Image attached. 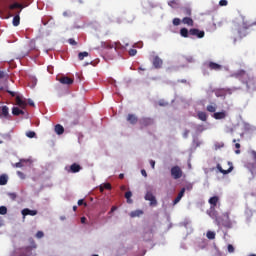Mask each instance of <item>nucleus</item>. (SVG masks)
Listing matches in <instances>:
<instances>
[{"mask_svg": "<svg viewBox=\"0 0 256 256\" xmlns=\"http://www.w3.org/2000/svg\"><path fill=\"white\" fill-rule=\"evenodd\" d=\"M28 5H31L29 0H18V2H13L8 6L10 11H15V9H19L20 13L25 9Z\"/></svg>", "mask_w": 256, "mask_h": 256, "instance_id": "nucleus-1", "label": "nucleus"}, {"mask_svg": "<svg viewBox=\"0 0 256 256\" xmlns=\"http://www.w3.org/2000/svg\"><path fill=\"white\" fill-rule=\"evenodd\" d=\"M171 175L173 179H181L183 177V170L179 166H173L171 168Z\"/></svg>", "mask_w": 256, "mask_h": 256, "instance_id": "nucleus-2", "label": "nucleus"}, {"mask_svg": "<svg viewBox=\"0 0 256 256\" xmlns=\"http://www.w3.org/2000/svg\"><path fill=\"white\" fill-rule=\"evenodd\" d=\"M144 199L145 201H150L151 206L157 205V198H155V195H153V192L151 190H147Z\"/></svg>", "mask_w": 256, "mask_h": 256, "instance_id": "nucleus-3", "label": "nucleus"}, {"mask_svg": "<svg viewBox=\"0 0 256 256\" xmlns=\"http://www.w3.org/2000/svg\"><path fill=\"white\" fill-rule=\"evenodd\" d=\"M189 35L192 37H197V39H203L205 37V31L199 30L197 28H192L189 30Z\"/></svg>", "mask_w": 256, "mask_h": 256, "instance_id": "nucleus-4", "label": "nucleus"}, {"mask_svg": "<svg viewBox=\"0 0 256 256\" xmlns=\"http://www.w3.org/2000/svg\"><path fill=\"white\" fill-rule=\"evenodd\" d=\"M154 69H161L163 67V59L159 56H154L152 59Z\"/></svg>", "mask_w": 256, "mask_h": 256, "instance_id": "nucleus-5", "label": "nucleus"}, {"mask_svg": "<svg viewBox=\"0 0 256 256\" xmlns=\"http://www.w3.org/2000/svg\"><path fill=\"white\" fill-rule=\"evenodd\" d=\"M228 165L230 167L227 170L223 169V167H221V164H217L216 169H218V171L220 173H222L223 175H229V173H231V171H233V163L228 162Z\"/></svg>", "mask_w": 256, "mask_h": 256, "instance_id": "nucleus-6", "label": "nucleus"}, {"mask_svg": "<svg viewBox=\"0 0 256 256\" xmlns=\"http://www.w3.org/2000/svg\"><path fill=\"white\" fill-rule=\"evenodd\" d=\"M16 105L21 109H25L27 107V100L23 99L20 95L16 96Z\"/></svg>", "mask_w": 256, "mask_h": 256, "instance_id": "nucleus-7", "label": "nucleus"}, {"mask_svg": "<svg viewBox=\"0 0 256 256\" xmlns=\"http://www.w3.org/2000/svg\"><path fill=\"white\" fill-rule=\"evenodd\" d=\"M227 93H231V89L220 88V89L215 90V95L217 97H226Z\"/></svg>", "mask_w": 256, "mask_h": 256, "instance_id": "nucleus-8", "label": "nucleus"}, {"mask_svg": "<svg viewBox=\"0 0 256 256\" xmlns=\"http://www.w3.org/2000/svg\"><path fill=\"white\" fill-rule=\"evenodd\" d=\"M153 123H154L153 118L144 117L140 120L141 127H149V126L153 125Z\"/></svg>", "mask_w": 256, "mask_h": 256, "instance_id": "nucleus-9", "label": "nucleus"}, {"mask_svg": "<svg viewBox=\"0 0 256 256\" xmlns=\"http://www.w3.org/2000/svg\"><path fill=\"white\" fill-rule=\"evenodd\" d=\"M60 83L62 85H73L74 83V80L73 78H69L68 76H62L60 79H59Z\"/></svg>", "mask_w": 256, "mask_h": 256, "instance_id": "nucleus-10", "label": "nucleus"}, {"mask_svg": "<svg viewBox=\"0 0 256 256\" xmlns=\"http://www.w3.org/2000/svg\"><path fill=\"white\" fill-rule=\"evenodd\" d=\"M208 68L211 71H221V69H223V66H221V64L215 63V62H209L208 63Z\"/></svg>", "mask_w": 256, "mask_h": 256, "instance_id": "nucleus-11", "label": "nucleus"}, {"mask_svg": "<svg viewBox=\"0 0 256 256\" xmlns=\"http://www.w3.org/2000/svg\"><path fill=\"white\" fill-rule=\"evenodd\" d=\"M19 15H21V11H18V12L15 14V16H14V18H13V20H12V25H13L14 27H19V25H20V23H21V16H19Z\"/></svg>", "mask_w": 256, "mask_h": 256, "instance_id": "nucleus-12", "label": "nucleus"}, {"mask_svg": "<svg viewBox=\"0 0 256 256\" xmlns=\"http://www.w3.org/2000/svg\"><path fill=\"white\" fill-rule=\"evenodd\" d=\"M23 217H27V215H30L31 217H35L37 215V210H31L29 208H25L22 210Z\"/></svg>", "mask_w": 256, "mask_h": 256, "instance_id": "nucleus-13", "label": "nucleus"}, {"mask_svg": "<svg viewBox=\"0 0 256 256\" xmlns=\"http://www.w3.org/2000/svg\"><path fill=\"white\" fill-rule=\"evenodd\" d=\"M126 120H127L128 123H130L131 125H137V121H139V119L137 118V116H135L134 114H128Z\"/></svg>", "mask_w": 256, "mask_h": 256, "instance_id": "nucleus-14", "label": "nucleus"}, {"mask_svg": "<svg viewBox=\"0 0 256 256\" xmlns=\"http://www.w3.org/2000/svg\"><path fill=\"white\" fill-rule=\"evenodd\" d=\"M184 195H185V188H182L178 193L177 197L174 199L173 205H177V203H179V201L183 199Z\"/></svg>", "mask_w": 256, "mask_h": 256, "instance_id": "nucleus-15", "label": "nucleus"}, {"mask_svg": "<svg viewBox=\"0 0 256 256\" xmlns=\"http://www.w3.org/2000/svg\"><path fill=\"white\" fill-rule=\"evenodd\" d=\"M208 203L212 206L211 209H215L217 207V203H219V196L211 197L208 200Z\"/></svg>", "mask_w": 256, "mask_h": 256, "instance_id": "nucleus-16", "label": "nucleus"}, {"mask_svg": "<svg viewBox=\"0 0 256 256\" xmlns=\"http://www.w3.org/2000/svg\"><path fill=\"white\" fill-rule=\"evenodd\" d=\"M224 217H226L228 220L222 223L223 227H226V229H231V227H233V223L231 220H229V213H225Z\"/></svg>", "mask_w": 256, "mask_h": 256, "instance_id": "nucleus-17", "label": "nucleus"}, {"mask_svg": "<svg viewBox=\"0 0 256 256\" xmlns=\"http://www.w3.org/2000/svg\"><path fill=\"white\" fill-rule=\"evenodd\" d=\"M213 117L216 120L225 119V117H227V112L225 111L216 112L213 114Z\"/></svg>", "mask_w": 256, "mask_h": 256, "instance_id": "nucleus-18", "label": "nucleus"}, {"mask_svg": "<svg viewBox=\"0 0 256 256\" xmlns=\"http://www.w3.org/2000/svg\"><path fill=\"white\" fill-rule=\"evenodd\" d=\"M79 171H81V165H79L77 163H73L70 166V173H79Z\"/></svg>", "mask_w": 256, "mask_h": 256, "instance_id": "nucleus-19", "label": "nucleus"}, {"mask_svg": "<svg viewBox=\"0 0 256 256\" xmlns=\"http://www.w3.org/2000/svg\"><path fill=\"white\" fill-rule=\"evenodd\" d=\"M182 23H183L184 25H188V27H193V25H194L193 18H191V17H184V18L182 19Z\"/></svg>", "mask_w": 256, "mask_h": 256, "instance_id": "nucleus-20", "label": "nucleus"}, {"mask_svg": "<svg viewBox=\"0 0 256 256\" xmlns=\"http://www.w3.org/2000/svg\"><path fill=\"white\" fill-rule=\"evenodd\" d=\"M0 117H4L5 119L9 117V107L2 106Z\"/></svg>", "mask_w": 256, "mask_h": 256, "instance_id": "nucleus-21", "label": "nucleus"}, {"mask_svg": "<svg viewBox=\"0 0 256 256\" xmlns=\"http://www.w3.org/2000/svg\"><path fill=\"white\" fill-rule=\"evenodd\" d=\"M12 115H15L16 117H19V115H25V112L21 110L19 107H13L12 108Z\"/></svg>", "mask_w": 256, "mask_h": 256, "instance_id": "nucleus-22", "label": "nucleus"}, {"mask_svg": "<svg viewBox=\"0 0 256 256\" xmlns=\"http://www.w3.org/2000/svg\"><path fill=\"white\" fill-rule=\"evenodd\" d=\"M206 110L208 111V113H215V111H217V104L211 103L206 107Z\"/></svg>", "mask_w": 256, "mask_h": 256, "instance_id": "nucleus-23", "label": "nucleus"}, {"mask_svg": "<svg viewBox=\"0 0 256 256\" xmlns=\"http://www.w3.org/2000/svg\"><path fill=\"white\" fill-rule=\"evenodd\" d=\"M55 133H57V135H63V133H65V128H63L61 124H57L55 126Z\"/></svg>", "mask_w": 256, "mask_h": 256, "instance_id": "nucleus-24", "label": "nucleus"}, {"mask_svg": "<svg viewBox=\"0 0 256 256\" xmlns=\"http://www.w3.org/2000/svg\"><path fill=\"white\" fill-rule=\"evenodd\" d=\"M197 117H198V119H200V121H207V113L206 112L199 111L197 113Z\"/></svg>", "mask_w": 256, "mask_h": 256, "instance_id": "nucleus-25", "label": "nucleus"}, {"mask_svg": "<svg viewBox=\"0 0 256 256\" xmlns=\"http://www.w3.org/2000/svg\"><path fill=\"white\" fill-rule=\"evenodd\" d=\"M111 183H104L100 186V193H103V191H105V189H107L108 191H111Z\"/></svg>", "mask_w": 256, "mask_h": 256, "instance_id": "nucleus-26", "label": "nucleus"}, {"mask_svg": "<svg viewBox=\"0 0 256 256\" xmlns=\"http://www.w3.org/2000/svg\"><path fill=\"white\" fill-rule=\"evenodd\" d=\"M9 181V177L5 174H2L0 176V185H7V182Z\"/></svg>", "mask_w": 256, "mask_h": 256, "instance_id": "nucleus-27", "label": "nucleus"}, {"mask_svg": "<svg viewBox=\"0 0 256 256\" xmlns=\"http://www.w3.org/2000/svg\"><path fill=\"white\" fill-rule=\"evenodd\" d=\"M180 35H181V37L187 38L191 34H189V30L187 28H181Z\"/></svg>", "mask_w": 256, "mask_h": 256, "instance_id": "nucleus-28", "label": "nucleus"}, {"mask_svg": "<svg viewBox=\"0 0 256 256\" xmlns=\"http://www.w3.org/2000/svg\"><path fill=\"white\" fill-rule=\"evenodd\" d=\"M141 215H143V211L142 210H136V211H132L130 213L131 217H141Z\"/></svg>", "mask_w": 256, "mask_h": 256, "instance_id": "nucleus-29", "label": "nucleus"}, {"mask_svg": "<svg viewBox=\"0 0 256 256\" xmlns=\"http://www.w3.org/2000/svg\"><path fill=\"white\" fill-rule=\"evenodd\" d=\"M85 57H89V52H80L78 54L79 61H83L85 59Z\"/></svg>", "mask_w": 256, "mask_h": 256, "instance_id": "nucleus-30", "label": "nucleus"}, {"mask_svg": "<svg viewBox=\"0 0 256 256\" xmlns=\"http://www.w3.org/2000/svg\"><path fill=\"white\" fill-rule=\"evenodd\" d=\"M131 197H133V193L131 191H127L125 193V198L127 199V203H133V200H131Z\"/></svg>", "mask_w": 256, "mask_h": 256, "instance_id": "nucleus-31", "label": "nucleus"}, {"mask_svg": "<svg viewBox=\"0 0 256 256\" xmlns=\"http://www.w3.org/2000/svg\"><path fill=\"white\" fill-rule=\"evenodd\" d=\"M206 237H207V239H210V240L215 239V232H213V231H208V232L206 233Z\"/></svg>", "mask_w": 256, "mask_h": 256, "instance_id": "nucleus-32", "label": "nucleus"}, {"mask_svg": "<svg viewBox=\"0 0 256 256\" xmlns=\"http://www.w3.org/2000/svg\"><path fill=\"white\" fill-rule=\"evenodd\" d=\"M36 133L33 132V131H28L26 132V136L29 138V139H33L34 137H36Z\"/></svg>", "mask_w": 256, "mask_h": 256, "instance_id": "nucleus-33", "label": "nucleus"}, {"mask_svg": "<svg viewBox=\"0 0 256 256\" xmlns=\"http://www.w3.org/2000/svg\"><path fill=\"white\" fill-rule=\"evenodd\" d=\"M0 215H7V207L0 206Z\"/></svg>", "mask_w": 256, "mask_h": 256, "instance_id": "nucleus-34", "label": "nucleus"}, {"mask_svg": "<svg viewBox=\"0 0 256 256\" xmlns=\"http://www.w3.org/2000/svg\"><path fill=\"white\" fill-rule=\"evenodd\" d=\"M173 25H175V27L181 25V19H179V18H174V19H173Z\"/></svg>", "mask_w": 256, "mask_h": 256, "instance_id": "nucleus-35", "label": "nucleus"}, {"mask_svg": "<svg viewBox=\"0 0 256 256\" xmlns=\"http://www.w3.org/2000/svg\"><path fill=\"white\" fill-rule=\"evenodd\" d=\"M129 55H130V57H135L137 55V49H130Z\"/></svg>", "mask_w": 256, "mask_h": 256, "instance_id": "nucleus-36", "label": "nucleus"}, {"mask_svg": "<svg viewBox=\"0 0 256 256\" xmlns=\"http://www.w3.org/2000/svg\"><path fill=\"white\" fill-rule=\"evenodd\" d=\"M235 148L237 149V150L235 151L236 155H239V154L241 153V150H239V149H241V144L236 143V144H235Z\"/></svg>", "mask_w": 256, "mask_h": 256, "instance_id": "nucleus-37", "label": "nucleus"}, {"mask_svg": "<svg viewBox=\"0 0 256 256\" xmlns=\"http://www.w3.org/2000/svg\"><path fill=\"white\" fill-rule=\"evenodd\" d=\"M8 197H9L12 201H15V199H17V194H16V193H8Z\"/></svg>", "mask_w": 256, "mask_h": 256, "instance_id": "nucleus-38", "label": "nucleus"}, {"mask_svg": "<svg viewBox=\"0 0 256 256\" xmlns=\"http://www.w3.org/2000/svg\"><path fill=\"white\" fill-rule=\"evenodd\" d=\"M44 236H45V234L43 233V231H38V232L36 233L37 239H42V237H44Z\"/></svg>", "mask_w": 256, "mask_h": 256, "instance_id": "nucleus-39", "label": "nucleus"}, {"mask_svg": "<svg viewBox=\"0 0 256 256\" xmlns=\"http://www.w3.org/2000/svg\"><path fill=\"white\" fill-rule=\"evenodd\" d=\"M227 4H228L227 0H220L219 1L220 7H227Z\"/></svg>", "mask_w": 256, "mask_h": 256, "instance_id": "nucleus-40", "label": "nucleus"}, {"mask_svg": "<svg viewBox=\"0 0 256 256\" xmlns=\"http://www.w3.org/2000/svg\"><path fill=\"white\" fill-rule=\"evenodd\" d=\"M228 252H229V253H235V247H233L232 244H229V245H228Z\"/></svg>", "mask_w": 256, "mask_h": 256, "instance_id": "nucleus-41", "label": "nucleus"}, {"mask_svg": "<svg viewBox=\"0 0 256 256\" xmlns=\"http://www.w3.org/2000/svg\"><path fill=\"white\" fill-rule=\"evenodd\" d=\"M68 43L73 46L77 45V41H75L73 38L68 39Z\"/></svg>", "mask_w": 256, "mask_h": 256, "instance_id": "nucleus-42", "label": "nucleus"}, {"mask_svg": "<svg viewBox=\"0 0 256 256\" xmlns=\"http://www.w3.org/2000/svg\"><path fill=\"white\" fill-rule=\"evenodd\" d=\"M184 189L185 191H191L193 189V184H187Z\"/></svg>", "mask_w": 256, "mask_h": 256, "instance_id": "nucleus-43", "label": "nucleus"}, {"mask_svg": "<svg viewBox=\"0 0 256 256\" xmlns=\"http://www.w3.org/2000/svg\"><path fill=\"white\" fill-rule=\"evenodd\" d=\"M117 211V206H112L111 210L108 212V215H111Z\"/></svg>", "mask_w": 256, "mask_h": 256, "instance_id": "nucleus-44", "label": "nucleus"}, {"mask_svg": "<svg viewBox=\"0 0 256 256\" xmlns=\"http://www.w3.org/2000/svg\"><path fill=\"white\" fill-rule=\"evenodd\" d=\"M7 93H9V95H11V97H17V92H13L11 90H7Z\"/></svg>", "mask_w": 256, "mask_h": 256, "instance_id": "nucleus-45", "label": "nucleus"}, {"mask_svg": "<svg viewBox=\"0 0 256 256\" xmlns=\"http://www.w3.org/2000/svg\"><path fill=\"white\" fill-rule=\"evenodd\" d=\"M5 71L0 70V79H5Z\"/></svg>", "mask_w": 256, "mask_h": 256, "instance_id": "nucleus-46", "label": "nucleus"}, {"mask_svg": "<svg viewBox=\"0 0 256 256\" xmlns=\"http://www.w3.org/2000/svg\"><path fill=\"white\" fill-rule=\"evenodd\" d=\"M104 47H106L107 49H113L114 46L109 43H104Z\"/></svg>", "mask_w": 256, "mask_h": 256, "instance_id": "nucleus-47", "label": "nucleus"}, {"mask_svg": "<svg viewBox=\"0 0 256 256\" xmlns=\"http://www.w3.org/2000/svg\"><path fill=\"white\" fill-rule=\"evenodd\" d=\"M183 137H184L185 139H187V137H189V130H185V131H184Z\"/></svg>", "mask_w": 256, "mask_h": 256, "instance_id": "nucleus-48", "label": "nucleus"}, {"mask_svg": "<svg viewBox=\"0 0 256 256\" xmlns=\"http://www.w3.org/2000/svg\"><path fill=\"white\" fill-rule=\"evenodd\" d=\"M28 105H30L31 107H35V103L31 99L28 100Z\"/></svg>", "mask_w": 256, "mask_h": 256, "instance_id": "nucleus-49", "label": "nucleus"}, {"mask_svg": "<svg viewBox=\"0 0 256 256\" xmlns=\"http://www.w3.org/2000/svg\"><path fill=\"white\" fill-rule=\"evenodd\" d=\"M14 167L21 168V167H23V164L21 162H18L16 164H14Z\"/></svg>", "mask_w": 256, "mask_h": 256, "instance_id": "nucleus-50", "label": "nucleus"}, {"mask_svg": "<svg viewBox=\"0 0 256 256\" xmlns=\"http://www.w3.org/2000/svg\"><path fill=\"white\" fill-rule=\"evenodd\" d=\"M150 165L152 169H155V160H150Z\"/></svg>", "mask_w": 256, "mask_h": 256, "instance_id": "nucleus-51", "label": "nucleus"}, {"mask_svg": "<svg viewBox=\"0 0 256 256\" xmlns=\"http://www.w3.org/2000/svg\"><path fill=\"white\" fill-rule=\"evenodd\" d=\"M141 174L143 175V177H147V171H145V169L141 170Z\"/></svg>", "mask_w": 256, "mask_h": 256, "instance_id": "nucleus-52", "label": "nucleus"}, {"mask_svg": "<svg viewBox=\"0 0 256 256\" xmlns=\"http://www.w3.org/2000/svg\"><path fill=\"white\" fill-rule=\"evenodd\" d=\"M80 221H81L82 224H85V222L87 221V218L81 217Z\"/></svg>", "mask_w": 256, "mask_h": 256, "instance_id": "nucleus-53", "label": "nucleus"}, {"mask_svg": "<svg viewBox=\"0 0 256 256\" xmlns=\"http://www.w3.org/2000/svg\"><path fill=\"white\" fill-rule=\"evenodd\" d=\"M84 203H85V202H84L83 199L78 200V205H79V206L83 205Z\"/></svg>", "mask_w": 256, "mask_h": 256, "instance_id": "nucleus-54", "label": "nucleus"}, {"mask_svg": "<svg viewBox=\"0 0 256 256\" xmlns=\"http://www.w3.org/2000/svg\"><path fill=\"white\" fill-rule=\"evenodd\" d=\"M125 178V174H119V179H124Z\"/></svg>", "mask_w": 256, "mask_h": 256, "instance_id": "nucleus-55", "label": "nucleus"}, {"mask_svg": "<svg viewBox=\"0 0 256 256\" xmlns=\"http://www.w3.org/2000/svg\"><path fill=\"white\" fill-rule=\"evenodd\" d=\"M186 14L191 15V9H186Z\"/></svg>", "mask_w": 256, "mask_h": 256, "instance_id": "nucleus-56", "label": "nucleus"}, {"mask_svg": "<svg viewBox=\"0 0 256 256\" xmlns=\"http://www.w3.org/2000/svg\"><path fill=\"white\" fill-rule=\"evenodd\" d=\"M17 173H18V175H19L20 177H23V172L18 171Z\"/></svg>", "mask_w": 256, "mask_h": 256, "instance_id": "nucleus-57", "label": "nucleus"}, {"mask_svg": "<svg viewBox=\"0 0 256 256\" xmlns=\"http://www.w3.org/2000/svg\"><path fill=\"white\" fill-rule=\"evenodd\" d=\"M180 83H187V80H185V79L180 80Z\"/></svg>", "mask_w": 256, "mask_h": 256, "instance_id": "nucleus-58", "label": "nucleus"}, {"mask_svg": "<svg viewBox=\"0 0 256 256\" xmlns=\"http://www.w3.org/2000/svg\"><path fill=\"white\" fill-rule=\"evenodd\" d=\"M237 141L239 142V141H241V139H238V140H237V139H234V140H233V143H237Z\"/></svg>", "mask_w": 256, "mask_h": 256, "instance_id": "nucleus-59", "label": "nucleus"}, {"mask_svg": "<svg viewBox=\"0 0 256 256\" xmlns=\"http://www.w3.org/2000/svg\"><path fill=\"white\" fill-rule=\"evenodd\" d=\"M73 211H77V206H73Z\"/></svg>", "mask_w": 256, "mask_h": 256, "instance_id": "nucleus-60", "label": "nucleus"}, {"mask_svg": "<svg viewBox=\"0 0 256 256\" xmlns=\"http://www.w3.org/2000/svg\"><path fill=\"white\" fill-rule=\"evenodd\" d=\"M139 70H140V71H145V69H143V68H141V67L139 68Z\"/></svg>", "mask_w": 256, "mask_h": 256, "instance_id": "nucleus-61", "label": "nucleus"}, {"mask_svg": "<svg viewBox=\"0 0 256 256\" xmlns=\"http://www.w3.org/2000/svg\"><path fill=\"white\" fill-rule=\"evenodd\" d=\"M250 256H256V254H251Z\"/></svg>", "mask_w": 256, "mask_h": 256, "instance_id": "nucleus-62", "label": "nucleus"}, {"mask_svg": "<svg viewBox=\"0 0 256 256\" xmlns=\"http://www.w3.org/2000/svg\"><path fill=\"white\" fill-rule=\"evenodd\" d=\"M79 3H83L81 0H79Z\"/></svg>", "mask_w": 256, "mask_h": 256, "instance_id": "nucleus-63", "label": "nucleus"}, {"mask_svg": "<svg viewBox=\"0 0 256 256\" xmlns=\"http://www.w3.org/2000/svg\"><path fill=\"white\" fill-rule=\"evenodd\" d=\"M254 155L256 156V153L254 152Z\"/></svg>", "mask_w": 256, "mask_h": 256, "instance_id": "nucleus-64", "label": "nucleus"}]
</instances>
